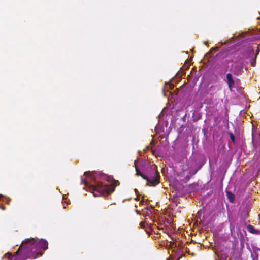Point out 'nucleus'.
Returning <instances> with one entry per match:
<instances>
[{"mask_svg":"<svg viewBox=\"0 0 260 260\" xmlns=\"http://www.w3.org/2000/svg\"><path fill=\"white\" fill-rule=\"evenodd\" d=\"M111 179L110 177L99 172H86L81 177V182L88 188V191L92 192L94 197L99 195L105 196L111 193L114 190V187L112 183L107 184L103 181L110 182Z\"/></svg>","mask_w":260,"mask_h":260,"instance_id":"1","label":"nucleus"},{"mask_svg":"<svg viewBox=\"0 0 260 260\" xmlns=\"http://www.w3.org/2000/svg\"><path fill=\"white\" fill-rule=\"evenodd\" d=\"M48 248V242L45 239H27L22 242L21 246L15 254L12 255L11 253L8 252L2 258V260H19L18 256L19 251L23 250L24 256L26 258H36L43 254V251Z\"/></svg>","mask_w":260,"mask_h":260,"instance_id":"2","label":"nucleus"},{"mask_svg":"<svg viewBox=\"0 0 260 260\" xmlns=\"http://www.w3.org/2000/svg\"><path fill=\"white\" fill-rule=\"evenodd\" d=\"M138 161L137 160L135 161V166L136 168V171L137 172V175H140L142 176L144 179H146L147 181L148 184L150 185H155L159 183L158 179L157 177V173H155V177H153L152 178H149L148 177L145 176L144 175L142 174L140 172V171L139 169L138 168Z\"/></svg>","mask_w":260,"mask_h":260,"instance_id":"3","label":"nucleus"},{"mask_svg":"<svg viewBox=\"0 0 260 260\" xmlns=\"http://www.w3.org/2000/svg\"><path fill=\"white\" fill-rule=\"evenodd\" d=\"M231 232L233 237L235 239H241L244 237L245 232L244 230H241L239 226L235 227L231 225Z\"/></svg>","mask_w":260,"mask_h":260,"instance_id":"4","label":"nucleus"},{"mask_svg":"<svg viewBox=\"0 0 260 260\" xmlns=\"http://www.w3.org/2000/svg\"><path fill=\"white\" fill-rule=\"evenodd\" d=\"M252 135L253 146L257 151L260 152V134L253 128Z\"/></svg>","mask_w":260,"mask_h":260,"instance_id":"5","label":"nucleus"},{"mask_svg":"<svg viewBox=\"0 0 260 260\" xmlns=\"http://www.w3.org/2000/svg\"><path fill=\"white\" fill-rule=\"evenodd\" d=\"M226 78L229 88L231 91H232V89L235 87V81L232 77V74L230 73L227 74Z\"/></svg>","mask_w":260,"mask_h":260,"instance_id":"6","label":"nucleus"},{"mask_svg":"<svg viewBox=\"0 0 260 260\" xmlns=\"http://www.w3.org/2000/svg\"><path fill=\"white\" fill-rule=\"evenodd\" d=\"M251 253V257L253 260H258L260 257V249L258 248H253Z\"/></svg>","mask_w":260,"mask_h":260,"instance_id":"7","label":"nucleus"},{"mask_svg":"<svg viewBox=\"0 0 260 260\" xmlns=\"http://www.w3.org/2000/svg\"><path fill=\"white\" fill-rule=\"evenodd\" d=\"M152 207H148L143 211V214L145 216H150V215L152 214Z\"/></svg>","mask_w":260,"mask_h":260,"instance_id":"8","label":"nucleus"},{"mask_svg":"<svg viewBox=\"0 0 260 260\" xmlns=\"http://www.w3.org/2000/svg\"><path fill=\"white\" fill-rule=\"evenodd\" d=\"M226 196L229 200V201L233 203L234 201L235 196L232 193L230 192L229 191H226Z\"/></svg>","mask_w":260,"mask_h":260,"instance_id":"9","label":"nucleus"},{"mask_svg":"<svg viewBox=\"0 0 260 260\" xmlns=\"http://www.w3.org/2000/svg\"><path fill=\"white\" fill-rule=\"evenodd\" d=\"M247 228L248 231L251 233H253V234H257L258 233L257 230H255L254 228V227L252 226V225H249L247 226Z\"/></svg>","mask_w":260,"mask_h":260,"instance_id":"10","label":"nucleus"},{"mask_svg":"<svg viewBox=\"0 0 260 260\" xmlns=\"http://www.w3.org/2000/svg\"><path fill=\"white\" fill-rule=\"evenodd\" d=\"M245 39V38L244 37H243V36H241V37H238L237 40L236 41H234V42L236 43V44L235 45H237L239 43H240V42L243 41Z\"/></svg>","mask_w":260,"mask_h":260,"instance_id":"11","label":"nucleus"},{"mask_svg":"<svg viewBox=\"0 0 260 260\" xmlns=\"http://www.w3.org/2000/svg\"><path fill=\"white\" fill-rule=\"evenodd\" d=\"M1 198H2V200L3 201H6L7 204H9V202L10 201V199L9 198H7L6 197H4L3 195H2L1 194H0V199Z\"/></svg>","mask_w":260,"mask_h":260,"instance_id":"12","label":"nucleus"},{"mask_svg":"<svg viewBox=\"0 0 260 260\" xmlns=\"http://www.w3.org/2000/svg\"><path fill=\"white\" fill-rule=\"evenodd\" d=\"M182 170H183V172H187V176H188V174H190V170H188V167H187L186 166H183Z\"/></svg>","mask_w":260,"mask_h":260,"instance_id":"13","label":"nucleus"},{"mask_svg":"<svg viewBox=\"0 0 260 260\" xmlns=\"http://www.w3.org/2000/svg\"><path fill=\"white\" fill-rule=\"evenodd\" d=\"M256 56L255 57V58L251 61V64L252 66H255L256 64Z\"/></svg>","mask_w":260,"mask_h":260,"instance_id":"14","label":"nucleus"},{"mask_svg":"<svg viewBox=\"0 0 260 260\" xmlns=\"http://www.w3.org/2000/svg\"><path fill=\"white\" fill-rule=\"evenodd\" d=\"M230 138H231V140L233 142H234V141H235V137H234V135L233 134H232V133L230 134Z\"/></svg>","mask_w":260,"mask_h":260,"instance_id":"15","label":"nucleus"},{"mask_svg":"<svg viewBox=\"0 0 260 260\" xmlns=\"http://www.w3.org/2000/svg\"><path fill=\"white\" fill-rule=\"evenodd\" d=\"M248 51L250 52V53H252V54L254 53V50H253V49H252L251 48H249L248 49Z\"/></svg>","mask_w":260,"mask_h":260,"instance_id":"16","label":"nucleus"},{"mask_svg":"<svg viewBox=\"0 0 260 260\" xmlns=\"http://www.w3.org/2000/svg\"><path fill=\"white\" fill-rule=\"evenodd\" d=\"M228 68V66H224L223 69L222 71V73H225L227 71Z\"/></svg>","mask_w":260,"mask_h":260,"instance_id":"17","label":"nucleus"},{"mask_svg":"<svg viewBox=\"0 0 260 260\" xmlns=\"http://www.w3.org/2000/svg\"><path fill=\"white\" fill-rule=\"evenodd\" d=\"M63 202H66V198H65L64 196H63V202L62 204H63ZM64 205V204H63ZM63 208H66V206L63 205Z\"/></svg>","mask_w":260,"mask_h":260,"instance_id":"18","label":"nucleus"},{"mask_svg":"<svg viewBox=\"0 0 260 260\" xmlns=\"http://www.w3.org/2000/svg\"><path fill=\"white\" fill-rule=\"evenodd\" d=\"M140 225H141V228H144V227H145V223L143 222H141L140 223Z\"/></svg>","mask_w":260,"mask_h":260,"instance_id":"19","label":"nucleus"},{"mask_svg":"<svg viewBox=\"0 0 260 260\" xmlns=\"http://www.w3.org/2000/svg\"><path fill=\"white\" fill-rule=\"evenodd\" d=\"M0 208L1 209H2V210H4L5 209V207L2 205H0Z\"/></svg>","mask_w":260,"mask_h":260,"instance_id":"20","label":"nucleus"},{"mask_svg":"<svg viewBox=\"0 0 260 260\" xmlns=\"http://www.w3.org/2000/svg\"><path fill=\"white\" fill-rule=\"evenodd\" d=\"M144 202V198H143L140 202V204H143Z\"/></svg>","mask_w":260,"mask_h":260,"instance_id":"21","label":"nucleus"},{"mask_svg":"<svg viewBox=\"0 0 260 260\" xmlns=\"http://www.w3.org/2000/svg\"><path fill=\"white\" fill-rule=\"evenodd\" d=\"M155 131H156V132H158V126H156L155 127Z\"/></svg>","mask_w":260,"mask_h":260,"instance_id":"22","label":"nucleus"},{"mask_svg":"<svg viewBox=\"0 0 260 260\" xmlns=\"http://www.w3.org/2000/svg\"><path fill=\"white\" fill-rule=\"evenodd\" d=\"M169 86H170V87H169L170 89H171L173 87V85H169Z\"/></svg>","mask_w":260,"mask_h":260,"instance_id":"23","label":"nucleus"},{"mask_svg":"<svg viewBox=\"0 0 260 260\" xmlns=\"http://www.w3.org/2000/svg\"><path fill=\"white\" fill-rule=\"evenodd\" d=\"M258 52H259V49H257L256 50V54H258Z\"/></svg>","mask_w":260,"mask_h":260,"instance_id":"24","label":"nucleus"},{"mask_svg":"<svg viewBox=\"0 0 260 260\" xmlns=\"http://www.w3.org/2000/svg\"><path fill=\"white\" fill-rule=\"evenodd\" d=\"M207 43H208V42H204V44H205L206 45H207Z\"/></svg>","mask_w":260,"mask_h":260,"instance_id":"25","label":"nucleus"},{"mask_svg":"<svg viewBox=\"0 0 260 260\" xmlns=\"http://www.w3.org/2000/svg\"><path fill=\"white\" fill-rule=\"evenodd\" d=\"M135 192H136H136H137V190L136 189H135Z\"/></svg>","mask_w":260,"mask_h":260,"instance_id":"26","label":"nucleus"},{"mask_svg":"<svg viewBox=\"0 0 260 260\" xmlns=\"http://www.w3.org/2000/svg\"><path fill=\"white\" fill-rule=\"evenodd\" d=\"M136 200H138V197H137V198H136Z\"/></svg>","mask_w":260,"mask_h":260,"instance_id":"27","label":"nucleus"},{"mask_svg":"<svg viewBox=\"0 0 260 260\" xmlns=\"http://www.w3.org/2000/svg\"><path fill=\"white\" fill-rule=\"evenodd\" d=\"M167 260H171V259L170 258H169L168 259H167Z\"/></svg>","mask_w":260,"mask_h":260,"instance_id":"28","label":"nucleus"}]
</instances>
